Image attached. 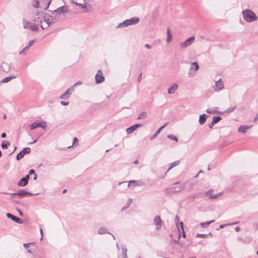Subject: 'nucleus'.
I'll list each match as a JSON object with an SVG mask.
<instances>
[{
	"mask_svg": "<svg viewBox=\"0 0 258 258\" xmlns=\"http://www.w3.org/2000/svg\"><path fill=\"white\" fill-rule=\"evenodd\" d=\"M215 123H213V121H212L211 123H210L209 124V127L210 128H212L213 126V125L215 124Z\"/></svg>",
	"mask_w": 258,
	"mask_h": 258,
	"instance_id": "52",
	"label": "nucleus"
},
{
	"mask_svg": "<svg viewBox=\"0 0 258 258\" xmlns=\"http://www.w3.org/2000/svg\"><path fill=\"white\" fill-rule=\"evenodd\" d=\"M37 175L35 173V174H34L33 179L35 180H36V179H37Z\"/></svg>",
	"mask_w": 258,
	"mask_h": 258,
	"instance_id": "63",
	"label": "nucleus"
},
{
	"mask_svg": "<svg viewBox=\"0 0 258 258\" xmlns=\"http://www.w3.org/2000/svg\"><path fill=\"white\" fill-rule=\"evenodd\" d=\"M46 122L44 120H41V122L35 121L30 124V129L33 130L37 127H41L44 130L46 128Z\"/></svg>",
	"mask_w": 258,
	"mask_h": 258,
	"instance_id": "7",
	"label": "nucleus"
},
{
	"mask_svg": "<svg viewBox=\"0 0 258 258\" xmlns=\"http://www.w3.org/2000/svg\"><path fill=\"white\" fill-rule=\"evenodd\" d=\"M145 46L146 48H147V49H151V46L150 45H149V44H146L145 45Z\"/></svg>",
	"mask_w": 258,
	"mask_h": 258,
	"instance_id": "57",
	"label": "nucleus"
},
{
	"mask_svg": "<svg viewBox=\"0 0 258 258\" xmlns=\"http://www.w3.org/2000/svg\"><path fill=\"white\" fill-rule=\"evenodd\" d=\"M47 19V14L43 13H38L36 14L33 18V21L35 22V24H37L41 27L43 25L46 24V19Z\"/></svg>",
	"mask_w": 258,
	"mask_h": 258,
	"instance_id": "2",
	"label": "nucleus"
},
{
	"mask_svg": "<svg viewBox=\"0 0 258 258\" xmlns=\"http://www.w3.org/2000/svg\"><path fill=\"white\" fill-rule=\"evenodd\" d=\"M215 82V85L213 87L215 91L217 92L222 90L224 88L223 82L222 81L221 79H220L217 81Z\"/></svg>",
	"mask_w": 258,
	"mask_h": 258,
	"instance_id": "13",
	"label": "nucleus"
},
{
	"mask_svg": "<svg viewBox=\"0 0 258 258\" xmlns=\"http://www.w3.org/2000/svg\"><path fill=\"white\" fill-rule=\"evenodd\" d=\"M0 70L1 71L8 72L10 70V64L6 62H2L0 66Z\"/></svg>",
	"mask_w": 258,
	"mask_h": 258,
	"instance_id": "19",
	"label": "nucleus"
},
{
	"mask_svg": "<svg viewBox=\"0 0 258 258\" xmlns=\"http://www.w3.org/2000/svg\"><path fill=\"white\" fill-rule=\"evenodd\" d=\"M179 221V217L177 215L175 216L174 222H175V223L176 224V226L177 228L178 229L179 231H180V229H179V225H178Z\"/></svg>",
	"mask_w": 258,
	"mask_h": 258,
	"instance_id": "38",
	"label": "nucleus"
},
{
	"mask_svg": "<svg viewBox=\"0 0 258 258\" xmlns=\"http://www.w3.org/2000/svg\"><path fill=\"white\" fill-rule=\"evenodd\" d=\"M167 35H171V33H170V30L169 28H168L167 29Z\"/></svg>",
	"mask_w": 258,
	"mask_h": 258,
	"instance_id": "59",
	"label": "nucleus"
},
{
	"mask_svg": "<svg viewBox=\"0 0 258 258\" xmlns=\"http://www.w3.org/2000/svg\"><path fill=\"white\" fill-rule=\"evenodd\" d=\"M6 133H3L1 135V137H2V138H6Z\"/></svg>",
	"mask_w": 258,
	"mask_h": 258,
	"instance_id": "62",
	"label": "nucleus"
},
{
	"mask_svg": "<svg viewBox=\"0 0 258 258\" xmlns=\"http://www.w3.org/2000/svg\"><path fill=\"white\" fill-rule=\"evenodd\" d=\"M252 127V125L247 126V125H242L240 126L238 129V131L239 132H241L243 133H245L250 128Z\"/></svg>",
	"mask_w": 258,
	"mask_h": 258,
	"instance_id": "22",
	"label": "nucleus"
},
{
	"mask_svg": "<svg viewBox=\"0 0 258 258\" xmlns=\"http://www.w3.org/2000/svg\"><path fill=\"white\" fill-rule=\"evenodd\" d=\"M235 230L236 231V232H239L240 230V228L239 227H236L235 228Z\"/></svg>",
	"mask_w": 258,
	"mask_h": 258,
	"instance_id": "61",
	"label": "nucleus"
},
{
	"mask_svg": "<svg viewBox=\"0 0 258 258\" xmlns=\"http://www.w3.org/2000/svg\"><path fill=\"white\" fill-rule=\"evenodd\" d=\"M6 216L8 218L11 219L13 221L19 224L23 223V221L19 217L15 216L11 214V213H8L6 214Z\"/></svg>",
	"mask_w": 258,
	"mask_h": 258,
	"instance_id": "17",
	"label": "nucleus"
},
{
	"mask_svg": "<svg viewBox=\"0 0 258 258\" xmlns=\"http://www.w3.org/2000/svg\"><path fill=\"white\" fill-rule=\"evenodd\" d=\"M178 88V85L177 84H172L168 89V93L169 94H172L175 93L176 90Z\"/></svg>",
	"mask_w": 258,
	"mask_h": 258,
	"instance_id": "21",
	"label": "nucleus"
},
{
	"mask_svg": "<svg viewBox=\"0 0 258 258\" xmlns=\"http://www.w3.org/2000/svg\"><path fill=\"white\" fill-rule=\"evenodd\" d=\"M257 119H258V112H257L256 116H255V117L253 119V121L255 122Z\"/></svg>",
	"mask_w": 258,
	"mask_h": 258,
	"instance_id": "56",
	"label": "nucleus"
},
{
	"mask_svg": "<svg viewBox=\"0 0 258 258\" xmlns=\"http://www.w3.org/2000/svg\"><path fill=\"white\" fill-rule=\"evenodd\" d=\"M132 201H133V199H131V198L128 199L127 203L126 204V205L124 206H123L122 208L121 211H123L124 210H125L126 208H127L128 207H129V206H130V205H131V203L132 202Z\"/></svg>",
	"mask_w": 258,
	"mask_h": 258,
	"instance_id": "28",
	"label": "nucleus"
},
{
	"mask_svg": "<svg viewBox=\"0 0 258 258\" xmlns=\"http://www.w3.org/2000/svg\"><path fill=\"white\" fill-rule=\"evenodd\" d=\"M16 78V76L11 75L10 76L7 77L1 80V82L2 83H6L10 82L12 79Z\"/></svg>",
	"mask_w": 258,
	"mask_h": 258,
	"instance_id": "26",
	"label": "nucleus"
},
{
	"mask_svg": "<svg viewBox=\"0 0 258 258\" xmlns=\"http://www.w3.org/2000/svg\"><path fill=\"white\" fill-rule=\"evenodd\" d=\"M214 222V220H212L210 221L204 222V223H201V225L203 228L207 227L208 226H209L210 224L213 223Z\"/></svg>",
	"mask_w": 258,
	"mask_h": 258,
	"instance_id": "34",
	"label": "nucleus"
},
{
	"mask_svg": "<svg viewBox=\"0 0 258 258\" xmlns=\"http://www.w3.org/2000/svg\"><path fill=\"white\" fill-rule=\"evenodd\" d=\"M167 138L170 139L171 140H174L176 142H178V139L175 136L172 135H169L167 136Z\"/></svg>",
	"mask_w": 258,
	"mask_h": 258,
	"instance_id": "39",
	"label": "nucleus"
},
{
	"mask_svg": "<svg viewBox=\"0 0 258 258\" xmlns=\"http://www.w3.org/2000/svg\"><path fill=\"white\" fill-rule=\"evenodd\" d=\"M142 74L141 73L140 74V75L139 76V77H138V82H140L141 81V79H142Z\"/></svg>",
	"mask_w": 258,
	"mask_h": 258,
	"instance_id": "55",
	"label": "nucleus"
},
{
	"mask_svg": "<svg viewBox=\"0 0 258 258\" xmlns=\"http://www.w3.org/2000/svg\"><path fill=\"white\" fill-rule=\"evenodd\" d=\"M179 226H180V229L182 231H183V223L182 222H180L178 223Z\"/></svg>",
	"mask_w": 258,
	"mask_h": 258,
	"instance_id": "47",
	"label": "nucleus"
},
{
	"mask_svg": "<svg viewBox=\"0 0 258 258\" xmlns=\"http://www.w3.org/2000/svg\"><path fill=\"white\" fill-rule=\"evenodd\" d=\"M179 160H177L174 162H172L170 164V167L168 169L167 171H169L171 169H172L173 167L178 165L179 164Z\"/></svg>",
	"mask_w": 258,
	"mask_h": 258,
	"instance_id": "33",
	"label": "nucleus"
},
{
	"mask_svg": "<svg viewBox=\"0 0 258 258\" xmlns=\"http://www.w3.org/2000/svg\"><path fill=\"white\" fill-rule=\"evenodd\" d=\"M222 119V118L220 116H214L213 118V123H217V122H218L220 120H221Z\"/></svg>",
	"mask_w": 258,
	"mask_h": 258,
	"instance_id": "36",
	"label": "nucleus"
},
{
	"mask_svg": "<svg viewBox=\"0 0 258 258\" xmlns=\"http://www.w3.org/2000/svg\"><path fill=\"white\" fill-rule=\"evenodd\" d=\"M72 3L75 4L76 6H79L81 9L85 10L86 12H89L91 7L88 3H86L85 0H83V3H78V0H71Z\"/></svg>",
	"mask_w": 258,
	"mask_h": 258,
	"instance_id": "5",
	"label": "nucleus"
},
{
	"mask_svg": "<svg viewBox=\"0 0 258 258\" xmlns=\"http://www.w3.org/2000/svg\"><path fill=\"white\" fill-rule=\"evenodd\" d=\"M28 184V181L27 180H26L24 179V178H21L19 182H18V185L19 186H25L27 184Z\"/></svg>",
	"mask_w": 258,
	"mask_h": 258,
	"instance_id": "27",
	"label": "nucleus"
},
{
	"mask_svg": "<svg viewBox=\"0 0 258 258\" xmlns=\"http://www.w3.org/2000/svg\"><path fill=\"white\" fill-rule=\"evenodd\" d=\"M58 20V16L55 15L54 17L52 16L47 15V19H46V24L41 26V28L44 29L49 27L51 24L55 23Z\"/></svg>",
	"mask_w": 258,
	"mask_h": 258,
	"instance_id": "4",
	"label": "nucleus"
},
{
	"mask_svg": "<svg viewBox=\"0 0 258 258\" xmlns=\"http://www.w3.org/2000/svg\"><path fill=\"white\" fill-rule=\"evenodd\" d=\"M23 27L25 29H29L33 31H37L38 29V26L37 24L30 23L25 19L23 20Z\"/></svg>",
	"mask_w": 258,
	"mask_h": 258,
	"instance_id": "6",
	"label": "nucleus"
},
{
	"mask_svg": "<svg viewBox=\"0 0 258 258\" xmlns=\"http://www.w3.org/2000/svg\"><path fill=\"white\" fill-rule=\"evenodd\" d=\"M183 188V186L179 182H177L174 183L173 185H171V189H172L173 190L171 192H178L181 191V189Z\"/></svg>",
	"mask_w": 258,
	"mask_h": 258,
	"instance_id": "12",
	"label": "nucleus"
},
{
	"mask_svg": "<svg viewBox=\"0 0 258 258\" xmlns=\"http://www.w3.org/2000/svg\"><path fill=\"white\" fill-rule=\"evenodd\" d=\"M207 117H208V116L205 114H203L202 115H200V117H199V120L200 124L202 125L204 123H205Z\"/></svg>",
	"mask_w": 258,
	"mask_h": 258,
	"instance_id": "24",
	"label": "nucleus"
},
{
	"mask_svg": "<svg viewBox=\"0 0 258 258\" xmlns=\"http://www.w3.org/2000/svg\"><path fill=\"white\" fill-rule=\"evenodd\" d=\"M168 124V123H166L164 125H163V126H162L161 127H160L158 130V131L155 133V134L153 136H152L151 138H150V140H153L154 139H155V138L157 137V136H158V135L160 133V132L162 131V130H163L166 126V125Z\"/></svg>",
	"mask_w": 258,
	"mask_h": 258,
	"instance_id": "23",
	"label": "nucleus"
},
{
	"mask_svg": "<svg viewBox=\"0 0 258 258\" xmlns=\"http://www.w3.org/2000/svg\"><path fill=\"white\" fill-rule=\"evenodd\" d=\"M30 47H29V46H26V47H25L22 50H21L20 52H19V54L21 55V54H26V52H27L29 49Z\"/></svg>",
	"mask_w": 258,
	"mask_h": 258,
	"instance_id": "37",
	"label": "nucleus"
},
{
	"mask_svg": "<svg viewBox=\"0 0 258 258\" xmlns=\"http://www.w3.org/2000/svg\"><path fill=\"white\" fill-rule=\"evenodd\" d=\"M236 108V106H234L233 107L229 108L226 111H225V112L226 113H229L233 111Z\"/></svg>",
	"mask_w": 258,
	"mask_h": 258,
	"instance_id": "40",
	"label": "nucleus"
},
{
	"mask_svg": "<svg viewBox=\"0 0 258 258\" xmlns=\"http://www.w3.org/2000/svg\"><path fill=\"white\" fill-rule=\"evenodd\" d=\"M9 145H10V143L9 141H3L1 146L3 149H6L8 148Z\"/></svg>",
	"mask_w": 258,
	"mask_h": 258,
	"instance_id": "30",
	"label": "nucleus"
},
{
	"mask_svg": "<svg viewBox=\"0 0 258 258\" xmlns=\"http://www.w3.org/2000/svg\"><path fill=\"white\" fill-rule=\"evenodd\" d=\"M74 90V89L73 88V87L69 88L64 93L61 95L59 98L61 99H68L70 96L71 95V93L73 92Z\"/></svg>",
	"mask_w": 258,
	"mask_h": 258,
	"instance_id": "16",
	"label": "nucleus"
},
{
	"mask_svg": "<svg viewBox=\"0 0 258 258\" xmlns=\"http://www.w3.org/2000/svg\"><path fill=\"white\" fill-rule=\"evenodd\" d=\"M195 40V37L191 36L186 39L184 42L180 43V47L181 49H184L192 44Z\"/></svg>",
	"mask_w": 258,
	"mask_h": 258,
	"instance_id": "8",
	"label": "nucleus"
},
{
	"mask_svg": "<svg viewBox=\"0 0 258 258\" xmlns=\"http://www.w3.org/2000/svg\"><path fill=\"white\" fill-rule=\"evenodd\" d=\"M40 234H41L40 240H41L43 239V235L42 229L41 228H40Z\"/></svg>",
	"mask_w": 258,
	"mask_h": 258,
	"instance_id": "51",
	"label": "nucleus"
},
{
	"mask_svg": "<svg viewBox=\"0 0 258 258\" xmlns=\"http://www.w3.org/2000/svg\"><path fill=\"white\" fill-rule=\"evenodd\" d=\"M238 222H234L232 224H227V225H220V226H219V228H224L226 225H234V224H237Z\"/></svg>",
	"mask_w": 258,
	"mask_h": 258,
	"instance_id": "44",
	"label": "nucleus"
},
{
	"mask_svg": "<svg viewBox=\"0 0 258 258\" xmlns=\"http://www.w3.org/2000/svg\"><path fill=\"white\" fill-rule=\"evenodd\" d=\"M34 40L30 41L27 46H29V47H30V46L34 43Z\"/></svg>",
	"mask_w": 258,
	"mask_h": 258,
	"instance_id": "49",
	"label": "nucleus"
},
{
	"mask_svg": "<svg viewBox=\"0 0 258 258\" xmlns=\"http://www.w3.org/2000/svg\"><path fill=\"white\" fill-rule=\"evenodd\" d=\"M122 258H127V248L125 246H123L122 247Z\"/></svg>",
	"mask_w": 258,
	"mask_h": 258,
	"instance_id": "29",
	"label": "nucleus"
},
{
	"mask_svg": "<svg viewBox=\"0 0 258 258\" xmlns=\"http://www.w3.org/2000/svg\"><path fill=\"white\" fill-rule=\"evenodd\" d=\"M172 40V35H167V43H170Z\"/></svg>",
	"mask_w": 258,
	"mask_h": 258,
	"instance_id": "45",
	"label": "nucleus"
},
{
	"mask_svg": "<svg viewBox=\"0 0 258 258\" xmlns=\"http://www.w3.org/2000/svg\"><path fill=\"white\" fill-rule=\"evenodd\" d=\"M68 7L66 5L63 6L62 7H59L57 9L54 10L52 12L53 14H55L57 16V15H64L66 13L68 12Z\"/></svg>",
	"mask_w": 258,
	"mask_h": 258,
	"instance_id": "9",
	"label": "nucleus"
},
{
	"mask_svg": "<svg viewBox=\"0 0 258 258\" xmlns=\"http://www.w3.org/2000/svg\"><path fill=\"white\" fill-rule=\"evenodd\" d=\"M140 21V19L138 17H133L130 19H127L123 22L120 23L116 26L117 28L126 27L131 25H135L138 24Z\"/></svg>",
	"mask_w": 258,
	"mask_h": 258,
	"instance_id": "3",
	"label": "nucleus"
},
{
	"mask_svg": "<svg viewBox=\"0 0 258 258\" xmlns=\"http://www.w3.org/2000/svg\"><path fill=\"white\" fill-rule=\"evenodd\" d=\"M82 84V82H81L80 81H78L77 82L75 83L72 87H73V88H74V87H76V86L81 85Z\"/></svg>",
	"mask_w": 258,
	"mask_h": 258,
	"instance_id": "46",
	"label": "nucleus"
},
{
	"mask_svg": "<svg viewBox=\"0 0 258 258\" xmlns=\"http://www.w3.org/2000/svg\"><path fill=\"white\" fill-rule=\"evenodd\" d=\"M142 126V124L141 123L135 124L126 130L127 134H131L134 132L138 127Z\"/></svg>",
	"mask_w": 258,
	"mask_h": 258,
	"instance_id": "18",
	"label": "nucleus"
},
{
	"mask_svg": "<svg viewBox=\"0 0 258 258\" xmlns=\"http://www.w3.org/2000/svg\"><path fill=\"white\" fill-rule=\"evenodd\" d=\"M35 171L33 169H31L29 170V174H35Z\"/></svg>",
	"mask_w": 258,
	"mask_h": 258,
	"instance_id": "53",
	"label": "nucleus"
},
{
	"mask_svg": "<svg viewBox=\"0 0 258 258\" xmlns=\"http://www.w3.org/2000/svg\"><path fill=\"white\" fill-rule=\"evenodd\" d=\"M244 20L248 22L251 23L258 20V17L251 10L246 9L242 12Z\"/></svg>",
	"mask_w": 258,
	"mask_h": 258,
	"instance_id": "1",
	"label": "nucleus"
},
{
	"mask_svg": "<svg viewBox=\"0 0 258 258\" xmlns=\"http://www.w3.org/2000/svg\"><path fill=\"white\" fill-rule=\"evenodd\" d=\"M29 177V175H27L25 177H23V178H24L25 180H27V181L28 182Z\"/></svg>",
	"mask_w": 258,
	"mask_h": 258,
	"instance_id": "58",
	"label": "nucleus"
},
{
	"mask_svg": "<svg viewBox=\"0 0 258 258\" xmlns=\"http://www.w3.org/2000/svg\"><path fill=\"white\" fill-rule=\"evenodd\" d=\"M192 67L190 68V70L195 69V71L196 72L199 69V66L198 63L197 62H194L192 63Z\"/></svg>",
	"mask_w": 258,
	"mask_h": 258,
	"instance_id": "31",
	"label": "nucleus"
},
{
	"mask_svg": "<svg viewBox=\"0 0 258 258\" xmlns=\"http://www.w3.org/2000/svg\"><path fill=\"white\" fill-rule=\"evenodd\" d=\"M31 152V149L29 147H26L24 148L21 151H20L17 155L16 159L17 160H19L24 157L25 154H29Z\"/></svg>",
	"mask_w": 258,
	"mask_h": 258,
	"instance_id": "11",
	"label": "nucleus"
},
{
	"mask_svg": "<svg viewBox=\"0 0 258 258\" xmlns=\"http://www.w3.org/2000/svg\"><path fill=\"white\" fill-rule=\"evenodd\" d=\"M213 192H215V190L213 188H211L208 190L207 191H206L205 194H212Z\"/></svg>",
	"mask_w": 258,
	"mask_h": 258,
	"instance_id": "48",
	"label": "nucleus"
},
{
	"mask_svg": "<svg viewBox=\"0 0 258 258\" xmlns=\"http://www.w3.org/2000/svg\"><path fill=\"white\" fill-rule=\"evenodd\" d=\"M98 234L102 235L105 233H108L111 234L109 232H108V230L107 229L105 228L104 227H101L98 229Z\"/></svg>",
	"mask_w": 258,
	"mask_h": 258,
	"instance_id": "25",
	"label": "nucleus"
},
{
	"mask_svg": "<svg viewBox=\"0 0 258 258\" xmlns=\"http://www.w3.org/2000/svg\"><path fill=\"white\" fill-rule=\"evenodd\" d=\"M102 71L99 70L95 76V82L96 84H100L104 81V77L102 75Z\"/></svg>",
	"mask_w": 258,
	"mask_h": 258,
	"instance_id": "14",
	"label": "nucleus"
},
{
	"mask_svg": "<svg viewBox=\"0 0 258 258\" xmlns=\"http://www.w3.org/2000/svg\"><path fill=\"white\" fill-rule=\"evenodd\" d=\"M30 245V243H24L23 244V246L25 248H27Z\"/></svg>",
	"mask_w": 258,
	"mask_h": 258,
	"instance_id": "54",
	"label": "nucleus"
},
{
	"mask_svg": "<svg viewBox=\"0 0 258 258\" xmlns=\"http://www.w3.org/2000/svg\"><path fill=\"white\" fill-rule=\"evenodd\" d=\"M208 199H216L218 197L219 195H208Z\"/></svg>",
	"mask_w": 258,
	"mask_h": 258,
	"instance_id": "43",
	"label": "nucleus"
},
{
	"mask_svg": "<svg viewBox=\"0 0 258 258\" xmlns=\"http://www.w3.org/2000/svg\"><path fill=\"white\" fill-rule=\"evenodd\" d=\"M206 112L209 114H215L217 113V111L216 110H212L211 109H207L206 110Z\"/></svg>",
	"mask_w": 258,
	"mask_h": 258,
	"instance_id": "41",
	"label": "nucleus"
},
{
	"mask_svg": "<svg viewBox=\"0 0 258 258\" xmlns=\"http://www.w3.org/2000/svg\"><path fill=\"white\" fill-rule=\"evenodd\" d=\"M196 237L199 238H206L207 237V235H206V234L198 233L196 235Z\"/></svg>",
	"mask_w": 258,
	"mask_h": 258,
	"instance_id": "42",
	"label": "nucleus"
},
{
	"mask_svg": "<svg viewBox=\"0 0 258 258\" xmlns=\"http://www.w3.org/2000/svg\"><path fill=\"white\" fill-rule=\"evenodd\" d=\"M17 194H31L30 192H28V191H23L21 192H18Z\"/></svg>",
	"mask_w": 258,
	"mask_h": 258,
	"instance_id": "60",
	"label": "nucleus"
},
{
	"mask_svg": "<svg viewBox=\"0 0 258 258\" xmlns=\"http://www.w3.org/2000/svg\"><path fill=\"white\" fill-rule=\"evenodd\" d=\"M60 104H61V105H62L65 106V105H68V104H69V102H65V101H61V102H60Z\"/></svg>",
	"mask_w": 258,
	"mask_h": 258,
	"instance_id": "50",
	"label": "nucleus"
},
{
	"mask_svg": "<svg viewBox=\"0 0 258 258\" xmlns=\"http://www.w3.org/2000/svg\"><path fill=\"white\" fill-rule=\"evenodd\" d=\"M146 116H147L146 112L145 111H143L139 114V115L138 117L137 118V119H140L142 118H145L146 117Z\"/></svg>",
	"mask_w": 258,
	"mask_h": 258,
	"instance_id": "35",
	"label": "nucleus"
},
{
	"mask_svg": "<svg viewBox=\"0 0 258 258\" xmlns=\"http://www.w3.org/2000/svg\"><path fill=\"white\" fill-rule=\"evenodd\" d=\"M32 6L35 8L39 7V1L38 0H33L32 2Z\"/></svg>",
	"mask_w": 258,
	"mask_h": 258,
	"instance_id": "32",
	"label": "nucleus"
},
{
	"mask_svg": "<svg viewBox=\"0 0 258 258\" xmlns=\"http://www.w3.org/2000/svg\"><path fill=\"white\" fill-rule=\"evenodd\" d=\"M206 235H207V237H208L209 236L211 237L212 236V234L211 232H210V233H209L208 234H206Z\"/></svg>",
	"mask_w": 258,
	"mask_h": 258,
	"instance_id": "64",
	"label": "nucleus"
},
{
	"mask_svg": "<svg viewBox=\"0 0 258 258\" xmlns=\"http://www.w3.org/2000/svg\"><path fill=\"white\" fill-rule=\"evenodd\" d=\"M145 185L144 182L141 180H131L128 182V187H134L136 186H143Z\"/></svg>",
	"mask_w": 258,
	"mask_h": 258,
	"instance_id": "15",
	"label": "nucleus"
},
{
	"mask_svg": "<svg viewBox=\"0 0 258 258\" xmlns=\"http://www.w3.org/2000/svg\"><path fill=\"white\" fill-rule=\"evenodd\" d=\"M162 220L159 216H156L153 219V223L156 226V229L159 230L161 228Z\"/></svg>",
	"mask_w": 258,
	"mask_h": 258,
	"instance_id": "10",
	"label": "nucleus"
},
{
	"mask_svg": "<svg viewBox=\"0 0 258 258\" xmlns=\"http://www.w3.org/2000/svg\"><path fill=\"white\" fill-rule=\"evenodd\" d=\"M25 195H12L11 197V200H12L15 203H20V201L18 199V198H21Z\"/></svg>",
	"mask_w": 258,
	"mask_h": 258,
	"instance_id": "20",
	"label": "nucleus"
}]
</instances>
